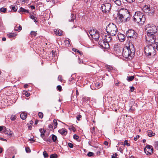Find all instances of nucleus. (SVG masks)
I'll list each match as a JSON object with an SVG mask.
<instances>
[{"label": "nucleus", "mask_w": 158, "mask_h": 158, "mask_svg": "<svg viewBox=\"0 0 158 158\" xmlns=\"http://www.w3.org/2000/svg\"><path fill=\"white\" fill-rule=\"evenodd\" d=\"M145 30L147 32V36H146L147 41L150 40L156 36L157 35V28L153 24H148L146 25Z\"/></svg>", "instance_id": "1"}, {"label": "nucleus", "mask_w": 158, "mask_h": 158, "mask_svg": "<svg viewBox=\"0 0 158 158\" xmlns=\"http://www.w3.org/2000/svg\"><path fill=\"white\" fill-rule=\"evenodd\" d=\"M135 52L134 46L131 43L128 46H126L123 49L122 54L126 58L131 59L133 56Z\"/></svg>", "instance_id": "2"}, {"label": "nucleus", "mask_w": 158, "mask_h": 158, "mask_svg": "<svg viewBox=\"0 0 158 158\" xmlns=\"http://www.w3.org/2000/svg\"><path fill=\"white\" fill-rule=\"evenodd\" d=\"M130 19V12L126 10H124L122 13L118 12L116 18L117 22L118 23L128 21Z\"/></svg>", "instance_id": "3"}, {"label": "nucleus", "mask_w": 158, "mask_h": 158, "mask_svg": "<svg viewBox=\"0 0 158 158\" xmlns=\"http://www.w3.org/2000/svg\"><path fill=\"white\" fill-rule=\"evenodd\" d=\"M146 18L144 14L140 11L135 12L133 16V21L137 23L143 24L145 22Z\"/></svg>", "instance_id": "4"}, {"label": "nucleus", "mask_w": 158, "mask_h": 158, "mask_svg": "<svg viewBox=\"0 0 158 158\" xmlns=\"http://www.w3.org/2000/svg\"><path fill=\"white\" fill-rule=\"evenodd\" d=\"M149 44H148L144 48V53L147 56H149L155 54V51L154 46V44H152L148 42Z\"/></svg>", "instance_id": "5"}, {"label": "nucleus", "mask_w": 158, "mask_h": 158, "mask_svg": "<svg viewBox=\"0 0 158 158\" xmlns=\"http://www.w3.org/2000/svg\"><path fill=\"white\" fill-rule=\"evenodd\" d=\"M107 32L111 36L115 35L117 33V28L116 25L113 23L109 24L106 27Z\"/></svg>", "instance_id": "6"}, {"label": "nucleus", "mask_w": 158, "mask_h": 158, "mask_svg": "<svg viewBox=\"0 0 158 158\" xmlns=\"http://www.w3.org/2000/svg\"><path fill=\"white\" fill-rule=\"evenodd\" d=\"M111 8L110 3L102 4L101 8L102 11L105 13L109 12Z\"/></svg>", "instance_id": "7"}, {"label": "nucleus", "mask_w": 158, "mask_h": 158, "mask_svg": "<svg viewBox=\"0 0 158 158\" xmlns=\"http://www.w3.org/2000/svg\"><path fill=\"white\" fill-rule=\"evenodd\" d=\"M89 33L91 36L96 41L98 40L100 37L99 34L96 30H91L89 31Z\"/></svg>", "instance_id": "8"}, {"label": "nucleus", "mask_w": 158, "mask_h": 158, "mask_svg": "<svg viewBox=\"0 0 158 158\" xmlns=\"http://www.w3.org/2000/svg\"><path fill=\"white\" fill-rule=\"evenodd\" d=\"M145 153L147 155H150L153 153V148L152 146L147 145L144 149Z\"/></svg>", "instance_id": "9"}, {"label": "nucleus", "mask_w": 158, "mask_h": 158, "mask_svg": "<svg viewBox=\"0 0 158 158\" xmlns=\"http://www.w3.org/2000/svg\"><path fill=\"white\" fill-rule=\"evenodd\" d=\"M126 35L127 37L130 38H132L136 39L137 36L135 31L132 30H129L127 32Z\"/></svg>", "instance_id": "10"}, {"label": "nucleus", "mask_w": 158, "mask_h": 158, "mask_svg": "<svg viewBox=\"0 0 158 158\" xmlns=\"http://www.w3.org/2000/svg\"><path fill=\"white\" fill-rule=\"evenodd\" d=\"M110 35L109 34L106 35H104L102 37V39H104L106 42H110L112 40V38Z\"/></svg>", "instance_id": "11"}, {"label": "nucleus", "mask_w": 158, "mask_h": 158, "mask_svg": "<svg viewBox=\"0 0 158 158\" xmlns=\"http://www.w3.org/2000/svg\"><path fill=\"white\" fill-rule=\"evenodd\" d=\"M149 42L152 44H158V35L156 36L150 40V41Z\"/></svg>", "instance_id": "12"}, {"label": "nucleus", "mask_w": 158, "mask_h": 158, "mask_svg": "<svg viewBox=\"0 0 158 158\" xmlns=\"http://www.w3.org/2000/svg\"><path fill=\"white\" fill-rule=\"evenodd\" d=\"M118 36L119 40L121 42L123 41L125 39V36L123 34H118Z\"/></svg>", "instance_id": "13"}, {"label": "nucleus", "mask_w": 158, "mask_h": 158, "mask_svg": "<svg viewBox=\"0 0 158 158\" xmlns=\"http://www.w3.org/2000/svg\"><path fill=\"white\" fill-rule=\"evenodd\" d=\"M62 32L63 31L60 29H55L54 30V33L57 36H61L62 34Z\"/></svg>", "instance_id": "14"}, {"label": "nucleus", "mask_w": 158, "mask_h": 158, "mask_svg": "<svg viewBox=\"0 0 158 158\" xmlns=\"http://www.w3.org/2000/svg\"><path fill=\"white\" fill-rule=\"evenodd\" d=\"M58 132L62 135H65L67 134V130L65 128H62L58 131Z\"/></svg>", "instance_id": "15"}, {"label": "nucleus", "mask_w": 158, "mask_h": 158, "mask_svg": "<svg viewBox=\"0 0 158 158\" xmlns=\"http://www.w3.org/2000/svg\"><path fill=\"white\" fill-rule=\"evenodd\" d=\"M105 42L106 41L104 39H102V40L101 39L99 41L98 44L101 47L103 48L105 44H104Z\"/></svg>", "instance_id": "16"}, {"label": "nucleus", "mask_w": 158, "mask_h": 158, "mask_svg": "<svg viewBox=\"0 0 158 158\" xmlns=\"http://www.w3.org/2000/svg\"><path fill=\"white\" fill-rule=\"evenodd\" d=\"M27 117V114L24 112L20 114V117L23 120L25 119Z\"/></svg>", "instance_id": "17"}, {"label": "nucleus", "mask_w": 158, "mask_h": 158, "mask_svg": "<svg viewBox=\"0 0 158 158\" xmlns=\"http://www.w3.org/2000/svg\"><path fill=\"white\" fill-rule=\"evenodd\" d=\"M40 132L41 133V136L43 138V137L44 136V134L46 132V130L44 129H40L39 130Z\"/></svg>", "instance_id": "18"}, {"label": "nucleus", "mask_w": 158, "mask_h": 158, "mask_svg": "<svg viewBox=\"0 0 158 158\" xmlns=\"http://www.w3.org/2000/svg\"><path fill=\"white\" fill-rule=\"evenodd\" d=\"M18 12H22V13H24V12H27V13H29V12L28 10H27L22 7H21L20 8L19 10L18 11Z\"/></svg>", "instance_id": "19"}, {"label": "nucleus", "mask_w": 158, "mask_h": 158, "mask_svg": "<svg viewBox=\"0 0 158 158\" xmlns=\"http://www.w3.org/2000/svg\"><path fill=\"white\" fill-rule=\"evenodd\" d=\"M113 1L117 6H119L122 4V2L120 0H113Z\"/></svg>", "instance_id": "20"}, {"label": "nucleus", "mask_w": 158, "mask_h": 158, "mask_svg": "<svg viewBox=\"0 0 158 158\" xmlns=\"http://www.w3.org/2000/svg\"><path fill=\"white\" fill-rule=\"evenodd\" d=\"M146 12L148 13L149 15L150 16H153L154 13V10L153 9H151L149 11H147Z\"/></svg>", "instance_id": "21"}, {"label": "nucleus", "mask_w": 158, "mask_h": 158, "mask_svg": "<svg viewBox=\"0 0 158 158\" xmlns=\"http://www.w3.org/2000/svg\"><path fill=\"white\" fill-rule=\"evenodd\" d=\"M120 144L123 145L124 146L126 145L127 146H130V144L128 142V141L127 140H125L124 142V143H123V142H121Z\"/></svg>", "instance_id": "22"}, {"label": "nucleus", "mask_w": 158, "mask_h": 158, "mask_svg": "<svg viewBox=\"0 0 158 158\" xmlns=\"http://www.w3.org/2000/svg\"><path fill=\"white\" fill-rule=\"evenodd\" d=\"M5 134H7L9 135H12V132L9 129L6 130L5 131Z\"/></svg>", "instance_id": "23"}, {"label": "nucleus", "mask_w": 158, "mask_h": 158, "mask_svg": "<svg viewBox=\"0 0 158 158\" xmlns=\"http://www.w3.org/2000/svg\"><path fill=\"white\" fill-rule=\"evenodd\" d=\"M16 35L14 33H11L7 34V35L8 37L10 38H11L13 37H15Z\"/></svg>", "instance_id": "24"}, {"label": "nucleus", "mask_w": 158, "mask_h": 158, "mask_svg": "<svg viewBox=\"0 0 158 158\" xmlns=\"http://www.w3.org/2000/svg\"><path fill=\"white\" fill-rule=\"evenodd\" d=\"M76 18V16L73 14H71V19H69L70 21L74 22Z\"/></svg>", "instance_id": "25"}, {"label": "nucleus", "mask_w": 158, "mask_h": 158, "mask_svg": "<svg viewBox=\"0 0 158 158\" xmlns=\"http://www.w3.org/2000/svg\"><path fill=\"white\" fill-rule=\"evenodd\" d=\"M134 76H130L127 77V81H132L134 79Z\"/></svg>", "instance_id": "26"}, {"label": "nucleus", "mask_w": 158, "mask_h": 158, "mask_svg": "<svg viewBox=\"0 0 158 158\" xmlns=\"http://www.w3.org/2000/svg\"><path fill=\"white\" fill-rule=\"evenodd\" d=\"M108 42H105L104 44V45L103 47V48H104L105 49H107L109 48V44Z\"/></svg>", "instance_id": "27"}, {"label": "nucleus", "mask_w": 158, "mask_h": 158, "mask_svg": "<svg viewBox=\"0 0 158 158\" xmlns=\"http://www.w3.org/2000/svg\"><path fill=\"white\" fill-rule=\"evenodd\" d=\"M106 67L109 72H111V70L113 69V68L110 65H106Z\"/></svg>", "instance_id": "28"}, {"label": "nucleus", "mask_w": 158, "mask_h": 158, "mask_svg": "<svg viewBox=\"0 0 158 158\" xmlns=\"http://www.w3.org/2000/svg\"><path fill=\"white\" fill-rule=\"evenodd\" d=\"M52 136V139L53 141V142H55L57 140V138L56 136L54 135H51Z\"/></svg>", "instance_id": "29"}, {"label": "nucleus", "mask_w": 158, "mask_h": 158, "mask_svg": "<svg viewBox=\"0 0 158 158\" xmlns=\"http://www.w3.org/2000/svg\"><path fill=\"white\" fill-rule=\"evenodd\" d=\"M155 134V133H153L151 131H149L148 132V136L150 137H152V136L154 135Z\"/></svg>", "instance_id": "30"}, {"label": "nucleus", "mask_w": 158, "mask_h": 158, "mask_svg": "<svg viewBox=\"0 0 158 158\" xmlns=\"http://www.w3.org/2000/svg\"><path fill=\"white\" fill-rule=\"evenodd\" d=\"M94 155V154L93 152H89L87 154V156L89 157H93Z\"/></svg>", "instance_id": "31"}, {"label": "nucleus", "mask_w": 158, "mask_h": 158, "mask_svg": "<svg viewBox=\"0 0 158 158\" xmlns=\"http://www.w3.org/2000/svg\"><path fill=\"white\" fill-rule=\"evenodd\" d=\"M58 157L57 155L56 154H53L50 156V158H57Z\"/></svg>", "instance_id": "32"}, {"label": "nucleus", "mask_w": 158, "mask_h": 158, "mask_svg": "<svg viewBox=\"0 0 158 158\" xmlns=\"http://www.w3.org/2000/svg\"><path fill=\"white\" fill-rule=\"evenodd\" d=\"M103 4L110 3L111 0H102Z\"/></svg>", "instance_id": "33"}, {"label": "nucleus", "mask_w": 158, "mask_h": 158, "mask_svg": "<svg viewBox=\"0 0 158 158\" xmlns=\"http://www.w3.org/2000/svg\"><path fill=\"white\" fill-rule=\"evenodd\" d=\"M122 49L121 48H117L115 50L116 51V52L117 54H118L120 52H121Z\"/></svg>", "instance_id": "34"}, {"label": "nucleus", "mask_w": 158, "mask_h": 158, "mask_svg": "<svg viewBox=\"0 0 158 158\" xmlns=\"http://www.w3.org/2000/svg\"><path fill=\"white\" fill-rule=\"evenodd\" d=\"M53 123L54 124V129L56 128L57 127V123L56 120L54 119L53 121Z\"/></svg>", "instance_id": "35"}, {"label": "nucleus", "mask_w": 158, "mask_h": 158, "mask_svg": "<svg viewBox=\"0 0 158 158\" xmlns=\"http://www.w3.org/2000/svg\"><path fill=\"white\" fill-rule=\"evenodd\" d=\"M31 35L34 36H35L36 35L37 33L36 31H32L31 32Z\"/></svg>", "instance_id": "36"}, {"label": "nucleus", "mask_w": 158, "mask_h": 158, "mask_svg": "<svg viewBox=\"0 0 158 158\" xmlns=\"http://www.w3.org/2000/svg\"><path fill=\"white\" fill-rule=\"evenodd\" d=\"M69 129L70 130H72L73 131H75V129L74 127L72 125H70L69 127Z\"/></svg>", "instance_id": "37"}, {"label": "nucleus", "mask_w": 158, "mask_h": 158, "mask_svg": "<svg viewBox=\"0 0 158 158\" xmlns=\"http://www.w3.org/2000/svg\"><path fill=\"white\" fill-rule=\"evenodd\" d=\"M144 8H145V11L146 12L147 11H149L150 10V8L149 6L148 5L146 6Z\"/></svg>", "instance_id": "38"}, {"label": "nucleus", "mask_w": 158, "mask_h": 158, "mask_svg": "<svg viewBox=\"0 0 158 158\" xmlns=\"http://www.w3.org/2000/svg\"><path fill=\"white\" fill-rule=\"evenodd\" d=\"M0 10L1 12L4 13L6 10V9L4 7H2L0 8Z\"/></svg>", "instance_id": "39"}, {"label": "nucleus", "mask_w": 158, "mask_h": 158, "mask_svg": "<svg viewBox=\"0 0 158 158\" xmlns=\"http://www.w3.org/2000/svg\"><path fill=\"white\" fill-rule=\"evenodd\" d=\"M43 155L45 158L48 157V155L46 151H44L43 152Z\"/></svg>", "instance_id": "40"}, {"label": "nucleus", "mask_w": 158, "mask_h": 158, "mask_svg": "<svg viewBox=\"0 0 158 158\" xmlns=\"http://www.w3.org/2000/svg\"><path fill=\"white\" fill-rule=\"evenodd\" d=\"M95 85L96 87L97 88H98L99 87H101V86H102L101 84L98 82H97L95 83Z\"/></svg>", "instance_id": "41"}, {"label": "nucleus", "mask_w": 158, "mask_h": 158, "mask_svg": "<svg viewBox=\"0 0 158 158\" xmlns=\"http://www.w3.org/2000/svg\"><path fill=\"white\" fill-rule=\"evenodd\" d=\"M18 29L15 28V31H18V32H19L20 31H21L22 29V27L21 26H19V27H18Z\"/></svg>", "instance_id": "42"}, {"label": "nucleus", "mask_w": 158, "mask_h": 158, "mask_svg": "<svg viewBox=\"0 0 158 158\" xmlns=\"http://www.w3.org/2000/svg\"><path fill=\"white\" fill-rule=\"evenodd\" d=\"M30 18L31 19L33 20L35 22H37V21L36 20L37 19V18L36 17H34V16L33 15H31L30 16Z\"/></svg>", "instance_id": "43"}, {"label": "nucleus", "mask_w": 158, "mask_h": 158, "mask_svg": "<svg viewBox=\"0 0 158 158\" xmlns=\"http://www.w3.org/2000/svg\"><path fill=\"white\" fill-rule=\"evenodd\" d=\"M38 116L40 118H42L43 117V114L41 112H39L38 113Z\"/></svg>", "instance_id": "44"}, {"label": "nucleus", "mask_w": 158, "mask_h": 158, "mask_svg": "<svg viewBox=\"0 0 158 158\" xmlns=\"http://www.w3.org/2000/svg\"><path fill=\"white\" fill-rule=\"evenodd\" d=\"M135 108H134L133 107V106H131L130 107L129 110L130 111H131V112H133V111H135Z\"/></svg>", "instance_id": "45"}, {"label": "nucleus", "mask_w": 158, "mask_h": 158, "mask_svg": "<svg viewBox=\"0 0 158 158\" xmlns=\"http://www.w3.org/2000/svg\"><path fill=\"white\" fill-rule=\"evenodd\" d=\"M10 119L12 121H14L16 119L15 116V115H12L10 117Z\"/></svg>", "instance_id": "46"}, {"label": "nucleus", "mask_w": 158, "mask_h": 158, "mask_svg": "<svg viewBox=\"0 0 158 158\" xmlns=\"http://www.w3.org/2000/svg\"><path fill=\"white\" fill-rule=\"evenodd\" d=\"M57 89L59 91H61L62 90V87L60 85H58L57 86Z\"/></svg>", "instance_id": "47"}, {"label": "nucleus", "mask_w": 158, "mask_h": 158, "mask_svg": "<svg viewBox=\"0 0 158 158\" xmlns=\"http://www.w3.org/2000/svg\"><path fill=\"white\" fill-rule=\"evenodd\" d=\"M73 138L74 139L77 140L79 138V137L77 135L75 134L73 135Z\"/></svg>", "instance_id": "48"}, {"label": "nucleus", "mask_w": 158, "mask_h": 158, "mask_svg": "<svg viewBox=\"0 0 158 158\" xmlns=\"http://www.w3.org/2000/svg\"><path fill=\"white\" fill-rule=\"evenodd\" d=\"M11 8L12 9L14 10V11H16L17 9V7L16 6H12Z\"/></svg>", "instance_id": "49"}, {"label": "nucleus", "mask_w": 158, "mask_h": 158, "mask_svg": "<svg viewBox=\"0 0 158 158\" xmlns=\"http://www.w3.org/2000/svg\"><path fill=\"white\" fill-rule=\"evenodd\" d=\"M26 151L27 152H31L30 149L28 148H25Z\"/></svg>", "instance_id": "50"}, {"label": "nucleus", "mask_w": 158, "mask_h": 158, "mask_svg": "<svg viewBox=\"0 0 158 158\" xmlns=\"http://www.w3.org/2000/svg\"><path fill=\"white\" fill-rule=\"evenodd\" d=\"M68 146L70 148H73V144L70 143H68Z\"/></svg>", "instance_id": "51"}, {"label": "nucleus", "mask_w": 158, "mask_h": 158, "mask_svg": "<svg viewBox=\"0 0 158 158\" xmlns=\"http://www.w3.org/2000/svg\"><path fill=\"white\" fill-rule=\"evenodd\" d=\"M81 115L79 114L77 117V119L79 121L80 120V118H81Z\"/></svg>", "instance_id": "52"}, {"label": "nucleus", "mask_w": 158, "mask_h": 158, "mask_svg": "<svg viewBox=\"0 0 158 158\" xmlns=\"http://www.w3.org/2000/svg\"><path fill=\"white\" fill-rule=\"evenodd\" d=\"M118 156V154L116 153H115L114 154L111 156V158H115V157H117Z\"/></svg>", "instance_id": "53"}, {"label": "nucleus", "mask_w": 158, "mask_h": 158, "mask_svg": "<svg viewBox=\"0 0 158 158\" xmlns=\"http://www.w3.org/2000/svg\"><path fill=\"white\" fill-rule=\"evenodd\" d=\"M139 137L140 136L139 135H137L136 137H134V140L135 141H136L139 138Z\"/></svg>", "instance_id": "54"}, {"label": "nucleus", "mask_w": 158, "mask_h": 158, "mask_svg": "<svg viewBox=\"0 0 158 158\" xmlns=\"http://www.w3.org/2000/svg\"><path fill=\"white\" fill-rule=\"evenodd\" d=\"M24 94H25L26 96L27 97H28L30 95V93H28V92H25Z\"/></svg>", "instance_id": "55"}, {"label": "nucleus", "mask_w": 158, "mask_h": 158, "mask_svg": "<svg viewBox=\"0 0 158 158\" xmlns=\"http://www.w3.org/2000/svg\"><path fill=\"white\" fill-rule=\"evenodd\" d=\"M72 50L73 52H80V51L79 50H78L77 49H76L75 48H73L72 49Z\"/></svg>", "instance_id": "56"}, {"label": "nucleus", "mask_w": 158, "mask_h": 158, "mask_svg": "<svg viewBox=\"0 0 158 158\" xmlns=\"http://www.w3.org/2000/svg\"><path fill=\"white\" fill-rule=\"evenodd\" d=\"M154 46L155 48H156V49L158 51V44H154Z\"/></svg>", "instance_id": "57"}, {"label": "nucleus", "mask_w": 158, "mask_h": 158, "mask_svg": "<svg viewBox=\"0 0 158 158\" xmlns=\"http://www.w3.org/2000/svg\"><path fill=\"white\" fill-rule=\"evenodd\" d=\"M127 2H129L130 3L133 2L135 0H125Z\"/></svg>", "instance_id": "58"}, {"label": "nucleus", "mask_w": 158, "mask_h": 158, "mask_svg": "<svg viewBox=\"0 0 158 158\" xmlns=\"http://www.w3.org/2000/svg\"><path fill=\"white\" fill-rule=\"evenodd\" d=\"M134 89H135L134 87H133V86H132V87H130V91L131 92H133L134 91Z\"/></svg>", "instance_id": "59"}, {"label": "nucleus", "mask_w": 158, "mask_h": 158, "mask_svg": "<svg viewBox=\"0 0 158 158\" xmlns=\"http://www.w3.org/2000/svg\"><path fill=\"white\" fill-rule=\"evenodd\" d=\"M154 145L155 147H158V141L155 142Z\"/></svg>", "instance_id": "60"}, {"label": "nucleus", "mask_w": 158, "mask_h": 158, "mask_svg": "<svg viewBox=\"0 0 158 158\" xmlns=\"http://www.w3.org/2000/svg\"><path fill=\"white\" fill-rule=\"evenodd\" d=\"M58 79L59 81H62V77L61 76H59L58 77Z\"/></svg>", "instance_id": "61"}, {"label": "nucleus", "mask_w": 158, "mask_h": 158, "mask_svg": "<svg viewBox=\"0 0 158 158\" xmlns=\"http://www.w3.org/2000/svg\"><path fill=\"white\" fill-rule=\"evenodd\" d=\"M48 127H49V128H53V124H49L48 126Z\"/></svg>", "instance_id": "62"}, {"label": "nucleus", "mask_w": 158, "mask_h": 158, "mask_svg": "<svg viewBox=\"0 0 158 158\" xmlns=\"http://www.w3.org/2000/svg\"><path fill=\"white\" fill-rule=\"evenodd\" d=\"M46 141L47 142H51V139H48L47 140H46Z\"/></svg>", "instance_id": "63"}, {"label": "nucleus", "mask_w": 158, "mask_h": 158, "mask_svg": "<svg viewBox=\"0 0 158 158\" xmlns=\"http://www.w3.org/2000/svg\"><path fill=\"white\" fill-rule=\"evenodd\" d=\"M104 144L106 145H108V143L107 141H105L104 142Z\"/></svg>", "instance_id": "64"}]
</instances>
